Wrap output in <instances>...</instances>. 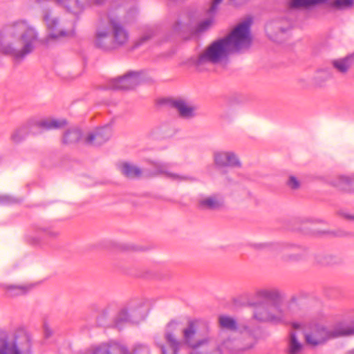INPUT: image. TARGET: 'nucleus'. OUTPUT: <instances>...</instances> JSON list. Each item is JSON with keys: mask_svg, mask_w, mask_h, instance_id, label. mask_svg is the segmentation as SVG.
Here are the masks:
<instances>
[{"mask_svg": "<svg viewBox=\"0 0 354 354\" xmlns=\"http://www.w3.org/2000/svg\"><path fill=\"white\" fill-rule=\"evenodd\" d=\"M202 329L205 330L203 334L209 330L206 323L201 320H189L183 328L180 323L172 321L166 328L165 343L157 342L156 344L162 354H177L183 344L191 348L190 354H207L203 351V348L212 341V338L205 336L197 339V336L202 333ZM250 347L251 346H240L239 342L227 339L220 342L208 354H234Z\"/></svg>", "mask_w": 354, "mask_h": 354, "instance_id": "obj_1", "label": "nucleus"}, {"mask_svg": "<svg viewBox=\"0 0 354 354\" xmlns=\"http://www.w3.org/2000/svg\"><path fill=\"white\" fill-rule=\"evenodd\" d=\"M39 41L37 28L24 20L10 23L0 30V53L17 59L31 53Z\"/></svg>", "mask_w": 354, "mask_h": 354, "instance_id": "obj_2", "label": "nucleus"}, {"mask_svg": "<svg viewBox=\"0 0 354 354\" xmlns=\"http://www.w3.org/2000/svg\"><path fill=\"white\" fill-rule=\"evenodd\" d=\"M294 330L290 333L288 344L289 354H298L302 348V344L299 341L301 337H304L308 344L317 346L324 343L331 337H337L354 334V326L339 325L333 330L328 331L322 327H317L310 333H304L301 326L297 323L292 324Z\"/></svg>", "mask_w": 354, "mask_h": 354, "instance_id": "obj_3", "label": "nucleus"}, {"mask_svg": "<svg viewBox=\"0 0 354 354\" xmlns=\"http://www.w3.org/2000/svg\"><path fill=\"white\" fill-rule=\"evenodd\" d=\"M232 53L227 41L224 38L218 39L212 42L198 56L196 65L201 67L205 64H225L229 56Z\"/></svg>", "mask_w": 354, "mask_h": 354, "instance_id": "obj_4", "label": "nucleus"}, {"mask_svg": "<svg viewBox=\"0 0 354 354\" xmlns=\"http://www.w3.org/2000/svg\"><path fill=\"white\" fill-rule=\"evenodd\" d=\"M251 23L250 19H245L239 24L227 36L223 37L232 53L246 50L251 46Z\"/></svg>", "mask_w": 354, "mask_h": 354, "instance_id": "obj_5", "label": "nucleus"}, {"mask_svg": "<svg viewBox=\"0 0 354 354\" xmlns=\"http://www.w3.org/2000/svg\"><path fill=\"white\" fill-rule=\"evenodd\" d=\"M66 124L65 119L47 118L37 122H30L27 124L16 129L12 134L11 138L15 142L23 140L29 133H35V128L44 129H56L64 127Z\"/></svg>", "mask_w": 354, "mask_h": 354, "instance_id": "obj_6", "label": "nucleus"}, {"mask_svg": "<svg viewBox=\"0 0 354 354\" xmlns=\"http://www.w3.org/2000/svg\"><path fill=\"white\" fill-rule=\"evenodd\" d=\"M143 80L142 72L130 71L122 77L111 80L109 88L113 90L133 89Z\"/></svg>", "mask_w": 354, "mask_h": 354, "instance_id": "obj_7", "label": "nucleus"}, {"mask_svg": "<svg viewBox=\"0 0 354 354\" xmlns=\"http://www.w3.org/2000/svg\"><path fill=\"white\" fill-rule=\"evenodd\" d=\"M42 18L49 31L50 37L59 38L73 35L74 32L73 29L66 30L60 26L59 19L53 15L50 10L46 9L43 11Z\"/></svg>", "mask_w": 354, "mask_h": 354, "instance_id": "obj_8", "label": "nucleus"}, {"mask_svg": "<svg viewBox=\"0 0 354 354\" xmlns=\"http://www.w3.org/2000/svg\"><path fill=\"white\" fill-rule=\"evenodd\" d=\"M214 162L218 167L241 168L242 163L238 155L233 151H217L213 155Z\"/></svg>", "mask_w": 354, "mask_h": 354, "instance_id": "obj_9", "label": "nucleus"}, {"mask_svg": "<svg viewBox=\"0 0 354 354\" xmlns=\"http://www.w3.org/2000/svg\"><path fill=\"white\" fill-rule=\"evenodd\" d=\"M115 47L125 45L129 39V34L118 19L110 18L108 22Z\"/></svg>", "mask_w": 354, "mask_h": 354, "instance_id": "obj_10", "label": "nucleus"}, {"mask_svg": "<svg viewBox=\"0 0 354 354\" xmlns=\"http://www.w3.org/2000/svg\"><path fill=\"white\" fill-rule=\"evenodd\" d=\"M155 174L164 176L165 178L176 183L181 182H194L196 178L190 175L185 174H179L170 171L168 164L156 162L154 163Z\"/></svg>", "mask_w": 354, "mask_h": 354, "instance_id": "obj_11", "label": "nucleus"}, {"mask_svg": "<svg viewBox=\"0 0 354 354\" xmlns=\"http://www.w3.org/2000/svg\"><path fill=\"white\" fill-rule=\"evenodd\" d=\"M224 204L223 196L220 193L201 194L198 198V206L203 210H218Z\"/></svg>", "mask_w": 354, "mask_h": 354, "instance_id": "obj_12", "label": "nucleus"}, {"mask_svg": "<svg viewBox=\"0 0 354 354\" xmlns=\"http://www.w3.org/2000/svg\"><path fill=\"white\" fill-rule=\"evenodd\" d=\"M111 136V128L106 125L89 132L85 138V142L90 145L99 146L108 141Z\"/></svg>", "mask_w": 354, "mask_h": 354, "instance_id": "obj_13", "label": "nucleus"}, {"mask_svg": "<svg viewBox=\"0 0 354 354\" xmlns=\"http://www.w3.org/2000/svg\"><path fill=\"white\" fill-rule=\"evenodd\" d=\"M170 105L177 111L178 115L183 119H190L196 115V106L185 99L176 98L171 100Z\"/></svg>", "mask_w": 354, "mask_h": 354, "instance_id": "obj_14", "label": "nucleus"}, {"mask_svg": "<svg viewBox=\"0 0 354 354\" xmlns=\"http://www.w3.org/2000/svg\"><path fill=\"white\" fill-rule=\"evenodd\" d=\"M290 28V23L284 19H277L270 21L266 26V32L268 36L277 40L280 34L286 32Z\"/></svg>", "mask_w": 354, "mask_h": 354, "instance_id": "obj_15", "label": "nucleus"}, {"mask_svg": "<svg viewBox=\"0 0 354 354\" xmlns=\"http://www.w3.org/2000/svg\"><path fill=\"white\" fill-rule=\"evenodd\" d=\"M95 45L103 50H108L115 48L111 30L109 25L100 26L95 34Z\"/></svg>", "mask_w": 354, "mask_h": 354, "instance_id": "obj_16", "label": "nucleus"}, {"mask_svg": "<svg viewBox=\"0 0 354 354\" xmlns=\"http://www.w3.org/2000/svg\"><path fill=\"white\" fill-rule=\"evenodd\" d=\"M288 305L281 302L269 303L270 322L281 323L286 317Z\"/></svg>", "mask_w": 354, "mask_h": 354, "instance_id": "obj_17", "label": "nucleus"}, {"mask_svg": "<svg viewBox=\"0 0 354 354\" xmlns=\"http://www.w3.org/2000/svg\"><path fill=\"white\" fill-rule=\"evenodd\" d=\"M87 354H129L126 347L118 344H102Z\"/></svg>", "mask_w": 354, "mask_h": 354, "instance_id": "obj_18", "label": "nucleus"}, {"mask_svg": "<svg viewBox=\"0 0 354 354\" xmlns=\"http://www.w3.org/2000/svg\"><path fill=\"white\" fill-rule=\"evenodd\" d=\"M330 183L340 190L351 192L354 189V177L339 175L331 179Z\"/></svg>", "mask_w": 354, "mask_h": 354, "instance_id": "obj_19", "label": "nucleus"}, {"mask_svg": "<svg viewBox=\"0 0 354 354\" xmlns=\"http://www.w3.org/2000/svg\"><path fill=\"white\" fill-rule=\"evenodd\" d=\"M258 298L264 299V303L281 302V295L277 288H264L258 290L256 293Z\"/></svg>", "mask_w": 354, "mask_h": 354, "instance_id": "obj_20", "label": "nucleus"}, {"mask_svg": "<svg viewBox=\"0 0 354 354\" xmlns=\"http://www.w3.org/2000/svg\"><path fill=\"white\" fill-rule=\"evenodd\" d=\"M253 317L263 322H270L269 303L261 302L254 306Z\"/></svg>", "mask_w": 354, "mask_h": 354, "instance_id": "obj_21", "label": "nucleus"}, {"mask_svg": "<svg viewBox=\"0 0 354 354\" xmlns=\"http://www.w3.org/2000/svg\"><path fill=\"white\" fill-rule=\"evenodd\" d=\"M354 63V54L349 55L344 58L337 59L333 62L335 69L340 73H346Z\"/></svg>", "mask_w": 354, "mask_h": 354, "instance_id": "obj_22", "label": "nucleus"}, {"mask_svg": "<svg viewBox=\"0 0 354 354\" xmlns=\"http://www.w3.org/2000/svg\"><path fill=\"white\" fill-rule=\"evenodd\" d=\"M120 170L123 175L131 178L140 177L142 174V170L138 167L129 162L122 163Z\"/></svg>", "mask_w": 354, "mask_h": 354, "instance_id": "obj_23", "label": "nucleus"}, {"mask_svg": "<svg viewBox=\"0 0 354 354\" xmlns=\"http://www.w3.org/2000/svg\"><path fill=\"white\" fill-rule=\"evenodd\" d=\"M291 247H292L291 245L274 242H266L255 244V248L259 250H269L273 251H281Z\"/></svg>", "mask_w": 354, "mask_h": 354, "instance_id": "obj_24", "label": "nucleus"}, {"mask_svg": "<svg viewBox=\"0 0 354 354\" xmlns=\"http://www.w3.org/2000/svg\"><path fill=\"white\" fill-rule=\"evenodd\" d=\"M326 0H290L289 6L291 8H308L322 3Z\"/></svg>", "mask_w": 354, "mask_h": 354, "instance_id": "obj_25", "label": "nucleus"}, {"mask_svg": "<svg viewBox=\"0 0 354 354\" xmlns=\"http://www.w3.org/2000/svg\"><path fill=\"white\" fill-rule=\"evenodd\" d=\"M0 354H20L15 340L1 342Z\"/></svg>", "mask_w": 354, "mask_h": 354, "instance_id": "obj_26", "label": "nucleus"}, {"mask_svg": "<svg viewBox=\"0 0 354 354\" xmlns=\"http://www.w3.org/2000/svg\"><path fill=\"white\" fill-rule=\"evenodd\" d=\"M4 288L6 289V293L8 296L15 297L26 293L30 290V286L9 285L5 286Z\"/></svg>", "mask_w": 354, "mask_h": 354, "instance_id": "obj_27", "label": "nucleus"}, {"mask_svg": "<svg viewBox=\"0 0 354 354\" xmlns=\"http://www.w3.org/2000/svg\"><path fill=\"white\" fill-rule=\"evenodd\" d=\"M82 133L80 129L74 128L68 130L63 138V141L66 144H73L77 142L81 138Z\"/></svg>", "mask_w": 354, "mask_h": 354, "instance_id": "obj_28", "label": "nucleus"}, {"mask_svg": "<svg viewBox=\"0 0 354 354\" xmlns=\"http://www.w3.org/2000/svg\"><path fill=\"white\" fill-rule=\"evenodd\" d=\"M218 322L221 328L230 330H236L237 327L236 320L230 316L221 315L218 318Z\"/></svg>", "mask_w": 354, "mask_h": 354, "instance_id": "obj_29", "label": "nucleus"}, {"mask_svg": "<svg viewBox=\"0 0 354 354\" xmlns=\"http://www.w3.org/2000/svg\"><path fill=\"white\" fill-rule=\"evenodd\" d=\"M213 24V19L211 17L208 18L197 25L194 30V33L196 35L201 34L209 29L212 26Z\"/></svg>", "mask_w": 354, "mask_h": 354, "instance_id": "obj_30", "label": "nucleus"}, {"mask_svg": "<svg viewBox=\"0 0 354 354\" xmlns=\"http://www.w3.org/2000/svg\"><path fill=\"white\" fill-rule=\"evenodd\" d=\"M353 2V0H333L330 6L337 10H345L351 8Z\"/></svg>", "mask_w": 354, "mask_h": 354, "instance_id": "obj_31", "label": "nucleus"}, {"mask_svg": "<svg viewBox=\"0 0 354 354\" xmlns=\"http://www.w3.org/2000/svg\"><path fill=\"white\" fill-rule=\"evenodd\" d=\"M129 320V313L126 310H122L116 318V325L119 327L122 323Z\"/></svg>", "mask_w": 354, "mask_h": 354, "instance_id": "obj_32", "label": "nucleus"}, {"mask_svg": "<svg viewBox=\"0 0 354 354\" xmlns=\"http://www.w3.org/2000/svg\"><path fill=\"white\" fill-rule=\"evenodd\" d=\"M153 35V31L151 29L148 30L136 41V46H139L140 45H142L144 43H145L147 41H148L149 39H151Z\"/></svg>", "mask_w": 354, "mask_h": 354, "instance_id": "obj_33", "label": "nucleus"}, {"mask_svg": "<svg viewBox=\"0 0 354 354\" xmlns=\"http://www.w3.org/2000/svg\"><path fill=\"white\" fill-rule=\"evenodd\" d=\"M286 183L290 188L293 189H297L300 187L299 180L294 176H290Z\"/></svg>", "mask_w": 354, "mask_h": 354, "instance_id": "obj_34", "label": "nucleus"}, {"mask_svg": "<svg viewBox=\"0 0 354 354\" xmlns=\"http://www.w3.org/2000/svg\"><path fill=\"white\" fill-rule=\"evenodd\" d=\"M17 201L12 196L0 194V205H10L16 203Z\"/></svg>", "mask_w": 354, "mask_h": 354, "instance_id": "obj_35", "label": "nucleus"}, {"mask_svg": "<svg viewBox=\"0 0 354 354\" xmlns=\"http://www.w3.org/2000/svg\"><path fill=\"white\" fill-rule=\"evenodd\" d=\"M330 74L326 71H319L317 73L316 79L324 77L325 80L329 78Z\"/></svg>", "mask_w": 354, "mask_h": 354, "instance_id": "obj_36", "label": "nucleus"}, {"mask_svg": "<svg viewBox=\"0 0 354 354\" xmlns=\"http://www.w3.org/2000/svg\"><path fill=\"white\" fill-rule=\"evenodd\" d=\"M341 215L344 218H346V219H348L349 221H354V214H350L348 212H341Z\"/></svg>", "mask_w": 354, "mask_h": 354, "instance_id": "obj_37", "label": "nucleus"}, {"mask_svg": "<svg viewBox=\"0 0 354 354\" xmlns=\"http://www.w3.org/2000/svg\"><path fill=\"white\" fill-rule=\"evenodd\" d=\"M90 2L92 3H95L97 5L102 4L104 2V0H90Z\"/></svg>", "mask_w": 354, "mask_h": 354, "instance_id": "obj_38", "label": "nucleus"}, {"mask_svg": "<svg viewBox=\"0 0 354 354\" xmlns=\"http://www.w3.org/2000/svg\"><path fill=\"white\" fill-rule=\"evenodd\" d=\"M299 258V255L298 254L293 257V259H298Z\"/></svg>", "mask_w": 354, "mask_h": 354, "instance_id": "obj_39", "label": "nucleus"}, {"mask_svg": "<svg viewBox=\"0 0 354 354\" xmlns=\"http://www.w3.org/2000/svg\"><path fill=\"white\" fill-rule=\"evenodd\" d=\"M353 354H354V351H353Z\"/></svg>", "mask_w": 354, "mask_h": 354, "instance_id": "obj_40", "label": "nucleus"}]
</instances>
